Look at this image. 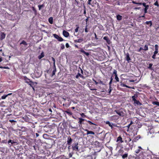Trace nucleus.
I'll list each match as a JSON object with an SVG mask.
<instances>
[{
  "instance_id": "1",
  "label": "nucleus",
  "mask_w": 159,
  "mask_h": 159,
  "mask_svg": "<svg viewBox=\"0 0 159 159\" xmlns=\"http://www.w3.org/2000/svg\"><path fill=\"white\" fill-rule=\"evenodd\" d=\"M138 98V95L137 94H135L132 97V101L134 102V104L135 105H141L142 104L138 100H137L136 99Z\"/></svg>"
},
{
  "instance_id": "2",
  "label": "nucleus",
  "mask_w": 159,
  "mask_h": 159,
  "mask_svg": "<svg viewBox=\"0 0 159 159\" xmlns=\"http://www.w3.org/2000/svg\"><path fill=\"white\" fill-rule=\"evenodd\" d=\"M24 80L25 82L28 84L31 87H32L34 89V85L35 83L36 84V83L30 80V79H28L26 77H24Z\"/></svg>"
},
{
  "instance_id": "3",
  "label": "nucleus",
  "mask_w": 159,
  "mask_h": 159,
  "mask_svg": "<svg viewBox=\"0 0 159 159\" xmlns=\"http://www.w3.org/2000/svg\"><path fill=\"white\" fill-rule=\"evenodd\" d=\"M52 70H46V71L47 72V74L45 75L46 78H47L48 77H52L55 74L57 70H53L52 73H51ZM45 72H46V71H45Z\"/></svg>"
},
{
  "instance_id": "4",
  "label": "nucleus",
  "mask_w": 159,
  "mask_h": 159,
  "mask_svg": "<svg viewBox=\"0 0 159 159\" xmlns=\"http://www.w3.org/2000/svg\"><path fill=\"white\" fill-rule=\"evenodd\" d=\"M115 111L120 116H123L125 115L124 111L123 109L122 108L118 110H115Z\"/></svg>"
},
{
  "instance_id": "5",
  "label": "nucleus",
  "mask_w": 159,
  "mask_h": 159,
  "mask_svg": "<svg viewBox=\"0 0 159 159\" xmlns=\"http://www.w3.org/2000/svg\"><path fill=\"white\" fill-rule=\"evenodd\" d=\"M34 73L36 77L39 78L41 76L42 71L41 70H34Z\"/></svg>"
},
{
  "instance_id": "6",
  "label": "nucleus",
  "mask_w": 159,
  "mask_h": 159,
  "mask_svg": "<svg viewBox=\"0 0 159 159\" xmlns=\"http://www.w3.org/2000/svg\"><path fill=\"white\" fill-rule=\"evenodd\" d=\"M78 143H74L73 145L72 146V148L73 150L74 151H75L76 152L79 151V150L78 149Z\"/></svg>"
},
{
  "instance_id": "7",
  "label": "nucleus",
  "mask_w": 159,
  "mask_h": 159,
  "mask_svg": "<svg viewBox=\"0 0 159 159\" xmlns=\"http://www.w3.org/2000/svg\"><path fill=\"white\" fill-rule=\"evenodd\" d=\"M115 76V80L116 81V82H118L119 81V79L117 76V75L116 70H114L112 76Z\"/></svg>"
},
{
  "instance_id": "8",
  "label": "nucleus",
  "mask_w": 159,
  "mask_h": 159,
  "mask_svg": "<svg viewBox=\"0 0 159 159\" xmlns=\"http://www.w3.org/2000/svg\"><path fill=\"white\" fill-rule=\"evenodd\" d=\"M81 71V73L83 74V72H84L85 74L86 75V76H89L91 75V72H89V71H87V70H80Z\"/></svg>"
},
{
  "instance_id": "9",
  "label": "nucleus",
  "mask_w": 159,
  "mask_h": 159,
  "mask_svg": "<svg viewBox=\"0 0 159 159\" xmlns=\"http://www.w3.org/2000/svg\"><path fill=\"white\" fill-rule=\"evenodd\" d=\"M93 81L94 82L95 84L96 85H97L98 84H104V83L103 81H101L100 80H95L94 79H93Z\"/></svg>"
},
{
  "instance_id": "10",
  "label": "nucleus",
  "mask_w": 159,
  "mask_h": 159,
  "mask_svg": "<svg viewBox=\"0 0 159 159\" xmlns=\"http://www.w3.org/2000/svg\"><path fill=\"white\" fill-rule=\"evenodd\" d=\"M53 36L55 38L57 39L59 41L61 42L63 40L62 38L60 37L58 35L56 34H53Z\"/></svg>"
},
{
  "instance_id": "11",
  "label": "nucleus",
  "mask_w": 159,
  "mask_h": 159,
  "mask_svg": "<svg viewBox=\"0 0 159 159\" xmlns=\"http://www.w3.org/2000/svg\"><path fill=\"white\" fill-rule=\"evenodd\" d=\"M112 80H113V79L112 78V77H111V80L109 82L110 87H109V91L108 92V93H111L112 90V88L111 87V84L112 83Z\"/></svg>"
},
{
  "instance_id": "12",
  "label": "nucleus",
  "mask_w": 159,
  "mask_h": 159,
  "mask_svg": "<svg viewBox=\"0 0 159 159\" xmlns=\"http://www.w3.org/2000/svg\"><path fill=\"white\" fill-rule=\"evenodd\" d=\"M72 141V139L70 136H69L68 138V140L67 141V144L68 145H70Z\"/></svg>"
},
{
  "instance_id": "13",
  "label": "nucleus",
  "mask_w": 159,
  "mask_h": 159,
  "mask_svg": "<svg viewBox=\"0 0 159 159\" xmlns=\"http://www.w3.org/2000/svg\"><path fill=\"white\" fill-rule=\"evenodd\" d=\"M79 121L78 122V123L79 124L81 125H82V124H83V122L84 121H85V120H86L84 119H83L81 118H79Z\"/></svg>"
},
{
  "instance_id": "14",
  "label": "nucleus",
  "mask_w": 159,
  "mask_h": 159,
  "mask_svg": "<svg viewBox=\"0 0 159 159\" xmlns=\"http://www.w3.org/2000/svg\"><path fill=\"white\" fill-rule=\"evenodd\" d=\"M63 35L66 37H68L69 35V33L65 30L63 31Z\"/></svg>"
},
{
  "instance_id": "15",
  "label": "nucleus",
  "mask_w": 159,
  "mask_h": 159,
  "mask_svg": "<svg viewBox=\"0 0 159 159\" xmlns=\"http://www.w3.org/2000/svg\"><path fill=\"white\" fill-rule=\"evenodd\" d=\"M6 36V35L3 33H1L0 34V38L2 40L4 39Z\"/></svg>"
},
{
  "instance_id": "16",
  "label": "nucleus",
  "mask_w": 159,
  "mask_h": 159,
  "mask_svg": "<svg viewBox=\"0 0 159 159\" xmlns=\"http://www.w3.org/2000/svg\"><path fill=\"white\" fill-rule=\"evenodd\" d=\"M116 142H120V143H122L123 142V141L122 140V137L120 136L117 138Z\"/></svg>"
},
{
  "instance_id": "17",
  "label": "nucleus",
  "mask_w": 159,
  "mask_h": 159,
  "mask_svg": "<svg viewBox=\"0 0 159 159\" xmlns=\"http://www.w3.org/2000/svg\"><path fill=\"white\" fill-rule=\"evenodd\" d=\"M103 39L105 40L108 43V44H110V41L109 39L107 37V36H105L103 37Z\"/></svg>"
},
{
  "instance_id": "18",
  "label": "nucleus",
  "mask_w": 159,
  "mask_h": 159,
  "mask_svg": "<svg viewBox=\"0 0 159 159\" xmlns=\"http://www.w3.org/2000/svg\"><path fill=\"white\" fill-rule=\"evenodd\" d=\"M135 80H134L128 79L126 80V82L127 83L133 84L132 83H134Z\"/></svg>"
},
{
  "instance_id": "19",
  "label": "nucleus",
  "mask_w": 159,
  "mask_h": 159,
  "mask_svg": "<svg viewBox=\"0 0 159 159\" xmlns=\"http://www.w3.org/2000/svg\"><path fill=\"white\" fill-rule=\"evenodd\" d=\"M85 131L87 132V135H89V134H95V133L93 131H89L88 129H86Z\"/></svg>"
},
{
  "instance_id": "20",
  "label": "nucleus",
  "mask_w": 159,
  "mask_h": 159,
  "mask_svg": "<svg viewBox=\"0 0 159 159\" xmlns=\"http://www.w3.org/2000/svg\"><path fill=\"white\" fill-rule=\"evenodd\" d=\"M79 51L82 53H83L87 56L89 55V53L88 52H85L83 48H81Z\"/></svg>"
},
{
  "instance_id": "21",
  "label": "nucleus",
  "mask_w": 159,
  "mask_h": 159,
  "mask_svg": "<svg viewBox=\"0 0 159 159\" xmlns=\"http://www.w3.org/2000/svg\"><path fill=\"white\" fill-rule=\"evenodd\" d=\"M143 150L142 148L140 146H139L138 147V149H137L135 151V152L137 154H138L139 153L141 150Z\"/></svg>"
},
{
  "instance_id": "22",
  "label": "nucleus",
  "mask_w": 159,
  "mask_h": 159,
  "mask_svg": "<svg viewBox=\"0 0 159 159\" xmlns=\"http://www.w3.org/2000/svg\"><path fill=\"white\" fill-rule=\"evenodd\" d=\"M158 70H153L151 73V75L153 77H155L156 76V74L157 73L156 71Z\"/></svg>"
},
{
  "instance_id": "23",
  "label": "nucleus",
  "mask_w": 159,
  "mask_h": 159,
  "mask_svg": "<svg viewBox=\"0 0 159 159\" xmlns=\"http://www.w3.org/2000/svg\"><path fill=\"white\" fill-rule=\"evenodd\" d=\"M118 154L122 156L123 153L124 152V151L123 150L120 149L118 151Z\"/></svg>"
},
{
  "instance_id": "24",
  "label": "nucleus",
  "mask_w": 159,
  "mask_h": 159,
  "mask_svg": "<svg viewBox=\"0 0 159 159\" xmlns=\"http://www.w3.org/2000/svg\"><path fill=\"white\" fill-rule=\"evenodd\" d=\"M126 60L128 62H129L130 60V58L129 56V54L128 53H127L126 54Z\"/></svg>"
},
{
  "instance_id": "25",
  "label": "nucleus",
  "mask_w": 159,
  "mask_h": 159,
  "mask_svg": "<svg viewBox=\"0 0 159 159\" xmlns=\"http://www.w3.org/2000/svg\"><path fill=\"white\" fill-rule=\"evenodd\" d=\"M44 56V52H42L41 54L40 55H39V56H38V58L39 59H41L42 58H43V57Z\"/></svg>"
},
{
  "instance_id": "26",
  "label": "nucleus",
  "mask_w": 159,
  "mask_h": 159,
  "mask_svg": "<svg viewBox=\"0 0 159 159\" xmlns=\"http://www.w3.org/2000/svg\"><path fill=\"white\" fill-rule=\"evenodd\" d=\"M83 41V39H78L75 40V42L77 43H81Z\"/></svg>"
},
{
  "instance_id": "27",
  "label": "nucleus",
  "mask_w": 159,
  "mask_h": 159,
  "mask_svg": "<svg viewBox=\"0 0 159 159\" xmlns=\"http://www.w3.org/2000/svg\"><path fill=\"white\" fill-rule=\"evenodd\" d=\"M105 123L106 124L108 125L110 127H111V128H113L112 125L109 121H106Z\"/></svg>"
},
{
  "instance_id": "28",
  "label": "nucleus",
  "mask_w": 159,
  "mask_h": 159,
  "mask_svg": "<svg viewBox=\"0 0 159 159\" xmlns=\"http://www.w3.org/2000/svg\"><path fill=\"white\" fill-rule=\"evenodd\" d=\"M85 121H86L87 122L88 124L90 125H96V124H95L94 123L92 122L91 121H89V120H85Z\"/></svg>"
},
{
  "instance_id": "29",
  "label": "nucleus",
  "mask_w": 159,
  "mask_h": 159,
  "mask_svg": "<svg viewBox=\"0 0 159 159\" xmlns=\"http://www.w3.org/2000/svg\"><path fill=\"white\" fill-rule=\"evenodd\" d=\"M48 21L51 24L53 23V18L52 17H50L48 19Z\"/></svg>"
},
{
  "instance_id": "30",
  "label": "nucleus",
  "mask_w": 159,
  "mask_h": 159,
  "mask_svg": "<svg viewBox=\"0 0 159 159\" xmlns=\"http://www.w3.org/2000/svg\"><path fill=\"white\" fill-rule=\"evenodd\" d=\"M121 156H122V158L123 159H125V158H126L128 157V154L125 153L123 154Z\"/></svg>"
},
{
  "instance_id": "31",
  "label": "nucleus",
  "mask_w": 159,
  "mask_h": 159,
  "mask_svg": "<svg viewBox=\"0 0 159 159\" xmlns=\"http://www.w3.org/2000/svg\"><path fill=\"white\" fill-rule=\"evenodd\" d=\"M152 103L153 105H157L159 107V102L157 101L153 102Z\"/></svg>"
},
{
  "instance_id": "32",
  "label": "nucleus",
  "mask_w": 159,
  "mask_h": 159,
  "mask_svg": "<svg viewBox=\"0 0 159 159\" xmlns=\"http://www.w3.org/2000/svg\"><path fill=\"white\" fill-rule=\"evenodd\" d=\"M116 18L118 20H120L122 19V16L119 15L116 16Z\"/></svg>"
},
{
  "instance_id": "33",
  "label": "nucleus",
  "mask_w": 159,
  "mask_h": 159,
  "mask_svg": "<svg viewBox=\"0 0 159 159\" xmlns=\"http://www.w3.org/2000/svg\"><path fill=\"white\" fill-rule=\"evenodd\" d=\"M149 7V6L148 5H147L146 6V7H145L144 11V13H147V10L148 9Z\"/></svg>"
},
{
  "instance_id": "34",
  "label": "nucleus",
  "mask_w": 159,
  "mask_h": 159,
  "mask_svg": "<svg viewBox=\"0 0 159 159\" xmlns=\"http://www.w3.org/2000/svg\"><path fill=\"white\" fill-rule=\"evenodd\" d=\"M76 28L75 29V32H76V33H77L78 32V30H79V26L78 25H76Z\"/></svg>"
},
{
  "instance_id": "35",
  "label": "nucleus",
  "mask_w": 159,
  "mask_h": 159,
  "mask_svg": "<svg viewBox=\"0 0 159 159\" xmlns=\"http://www.w3.org/2000/svg\"><path fill=\"white\" fill-rule=\"evenodd\" d=\"M7 95H4L2 96L1 97V99H6V98L7 97Z\"/></svg>"
},
{
  "instance_id": "36",
  "label": "nucleus",
  "mask_w": 159,
  "mask_h": 159,
  "mask_svg": "<svg viewBox=\"0 0 159 159\" xmlns=\"http://www.w3.org/2000/svg\"><path fill=\"white\" fill-rule=\"evenodd\" d=\"M80 115L83 118H85L87 117V116L85 115L83 113H82L80 114Z\"/></svg>"
},
{
  "instance_id": "37",
  "label": "nucleus",
  "mask_w": 159,
  "mask_h": 159,
  "mask_svg": "<svg viewBox=\"0 0 159 159\" xmlns=\"http://www.w3.org/2000/svg\"><path fill=\"white\" fill-rule=\"evenodd\" d=\"M143 50L145 51H147L148 50V47L147 45H145L144 47V48Z\"/></svg>"
},
{
  "instance_id": "38",
  "label": "nucleus",
  "mask_w": 159,
  "mask_h": 159,
  "mask_svg": "<svg viewBox=\"0 0 159 159\" xmlns=\"http://www.w3.org/2000/svg\"><path fill=\"white\" fill-rule=\"evenodd\" d=\"M66 112L68 114L70 115H71L72 114V113L71 112L68 111H66Z\"/></svg>"
},
{
  "instance_id": "39",
  "label": "nucleus",
  "mask_w": 159,
  "mask_h": 159,
  "mask_svg": "<svg viewBox=\"0 0 159 159\" xmlns=\"http://www.w3.org/2000/svg\"><path fill=\"white\" fill-rule=\"evenodd\" d=\"M8 143H11L12 144L15 143V142L13 141H12V140L11 139H9L8 140Z\"/></svg>"
},
{
  "instance_id": "40",
  "label": "nucleus",
  "mask_w": 159,
  "mask_h": 159,
  "mask_svg": "<svg viewBox=\"0 0 159 159\" xmlns=\"http://www.w3.org/2000/svg\"><path fill=\"white\" fill-rule=\"evenodd\" d=\"M146 23L147 24H150V26H151L152 25V23L151 21H147L146 22Z\"/></svg>"
},
{
  "instance_id": "41",
  "label": "nucleus",
  "mask_w": 159,
  "mask_h": 159,
  "mask_svg": "<svg viewBox=\"0 0 159 159\" xmlns=\"http://www.w3.org/2000/svg\"><path fill=\"white\" fill-rule=\"evenodd\" d=\"M80 76L81 77H83V76L81 75L80 74V73H78L76 76V78H78Z\"/></svg>"
},
{
  "instance_id": "42",
  "label": "nucleus",
  "mask_w": 159,
  "mask_h": 159,
  "mask_svg": "<svg viewBox=\"0 0 159 159\" xmlns=\"http://www.w3.org/2000/svg\"><path fill=\"white\" fill-rule=\"evenodd\" d=\"M21 44H23L24 45H27L25 41L23 40L20 43Z\"/></svg>"
},
{
  "instance_id": "43",
  "label": "nucleus",
  "mask_w": 159,
  "mask_h": 159,
  "mask_svg": "<svg viewBox=\"0 0 159 159\" xmlns=\"http://www.w3.org/2000/svg\"><path fill=\"white\" fill-rule=\"evenodd\" d=\"M74 83V81L72 80H70L68 82L69 84H73Z\"/></svg>"
},
{
  "instance_id": "44",
  "label": "nucleus",
  "mask_w": 159,
  "mask_h": 159,
  "mask_svg": "<svg viewBox=\"0 0 159 159\" xmlns=\"http://www.w3.org/2000/svg\"><path fill=\"white\" fill-rule=\"evenodd\" d=\"M52 61H53V65L55 66V59L53 57H52Z\"/></svg>"
},
{
  "instance_id": "45",
  "label": "nucleus",
  "mask_w": 159,
  "mask_h": 159,
  "mask_svg": "<svg viewBox=\"0 0 159 159\" xmlns=\"http://www.w3.org/2000/svg\"><path fill=\"white\" fill-rule=\"evenodd\" d=\"M123 86L124 87H126L127 88H132L131 87H130L128 85H126L125 84H124L123 85Z\"/></svg>"
},
{
  "instance_id": "46",
  "label": "nucleus",
  "mask_w": 159,
  "mask_h": 159,
  "mask_svg": "<svg viewBox=\"0 0 159 159\" xmlns=\"http://www.w3.org/2000/svg\"><path fill=\"white\" fill-rule=\"evenodd\" d=\"M154 5L155 6H157V7H158L159 6V4H158V1H156L154 3Z\"/></svg>"
},
{
  "instance_id": "47",
  "label": "nucleus",
  "mask_w": 159,
  "mask_h": 159,
  "mask_svg": "<svg viewBox=\"0 0 159 159\" xmlns=\"http://www.w3.org/2000/svg\"><path fill=\"white\" fill-rule=\"evenodd\" d=\"M132 2L134 4H139V5H142V3L140 2V3H137L136 2L134 1H133Z\"/></svg>"
},
{
  "instance_id": "48",
  "label": "nucleus",
  "mask_w": 159,
  "mask_h": 159,
  "mask_svg": "<svg viewBox=\"0 0 159 159\" xmlns=\"http://www.w3.org/2000/svg\"><path fill=\"white\" fill-rule=\"evenodd\" d=\"M43 5H39L38 6V7H39V10H40L41 9V8L43 7Z\"/></svg>"
},
{
  "instance_id": "49",
  "label": "nucleus",
  "mask_w": 159,
  "mask_h": 159,
  "mask_svg": "<svg viewBox=\"0 0 159 159\" xmlns=\"http://www.w3.org/2000/svg\"><path fill=\"white\" fill-rule=\"evenodd\" d=\"M61 48L62 49H64V48H65L64 45V44H61Z\"/></svg>"
},
{
  "instance_id": "50",
  "label": "nucleus",
  "mask_w": 159,
  "mask_h": 159,
  "mask_svg": "<svg viewBox=\"0 0 159 159\" xmlns=\"http://www.w3.org/2000/svg\"><path fill=\"white\" fill-rule=\"evenodd\" d=\"M9 121L10 122H11V123H12V122H16V121L15 120H9Z\"/></svg>"
},
{
  "instance_id": "51",
  "label": "nucleus",
  "mask_w": 159,
  "mask_h": 159,
  "mask_svg": "<svg viewBox=\"0 0 159 159\" xmlns=\"http://www.w3.org/2000/svg\"><path fill=\"white\" fill-rule=\"evenodd\" d=\"M66 46L67 48H68L69 47V45L68 43H66Z\"/></svg>"
},
{
  "instance_id": "52",
  "label": "nucleus",
  "mask_w": 159,
  "mask_h": 159,
  "mask_svg": "<svg viewBox=\"0 0 159 159\" xmlns=\"http://www.w3.org/2000/svg\"><path fill=\"white\" fill-rule=\"evenodd\" d=\"M92 0H88V4L89 5H91V2Z\"/></svg>"
},
{
  "instance_id": "53",
  "label": "nucleus",
  "mask_w": 159,
  "mask_h": 159,
  "mask_svg": "<svg viewBox=\"0 0 159 159\" xmlns=\"http://www.w3.org/2000/svg\"><path fill=\"white\" fill-rule=\"evenodd\" d=\"M158 52V51H155L154 52V54L155 55H156Z\"/></svg>"
},
{
  "instance_id": "54",
  "label": "nucleus",
  "mask_w": 159,
  "mask_h": 159,
  "mask_svg": "<svg viewBox=\"0 0 159 159\" xmlns=\"http://www.w3.org/2000/svg\"><path fill=\"white\" fill-rule=\"evenodd\" d=\"M7 140H3L2 141V143H7Z\"/></svg>"
},
{
  "instance_id": "55",
  "label": "nucleus",
  "mask_w": 159,
  "mask_h": 159,
  "mask_svg": "<svg viewBox=\"0 0 159 159\" xmlns=\"http://www.w3.org/2000/svg\"><path fill=\"white\" fill-rule=\"evenodd\" d=\"M142 4L145 7H146V3H142Z\"/></svg>"
},
{
  "instance_id": "56",
  "label": "nucleus",
  "mask_w": 159,
  "mask_h": 159,
  "mask_svg": "<svg viewBox=\"0 0 159 159\" xmlns=\"http://www.w3.org/2000/svg\"><path fill=\"white\" fill-rule=\"evenodd\" d=\"M156 55L153 54V55L152 56V58L153 59H155L156 58Z\"/></svg>"
},
{
  "instance_id": "57",
  "label": "nucleus",
  "mask_w": 159,
  "mask_h": 159,
  "mask_svg": "<svg viewBox=\"0 0 159 159\" xmlns=\"http://www.w3.org/2000/svg\"><path fill=\"white\" fill-rule=\"evenodd\" d=\"M72 154L71 153H70L69 155V157H72Z\"/></svg>"
},
{
  "instance_id": "58",
  "label": "nucleus",
  "mask_w": 159,
  "mask_h": 159,
  "mask_svg": "<svg viewBox=\"0 0 159 159\" xmlns=\"http://www.w3.org/2000/svg\"><path fill=\"white\" fill-rule=\"evenodd\" d=\"M23 73H28V71H27V70H22Z\"/></svg>"
},
{
  "instance_id": "59",
  "label": "nucleus",
  "mask_w": 159,
  "mask_h": 159,
  "mask_svg": "<svg viewBox=\"0 0 159 159\" xmlns=\"http://www.w3.org/2000/svg\"><path fill=\"white\" fill-rule=\"evenodd\" d=\"M142 50H143V49L142 47H141L138 50V51L140 52Z\"/></svg>"
},
{
  "instance_id": "60",
  "label": "nucleus",
  "mask_w": 159,
  "mask_h": 159,
  "mask_svg": "<svg viewBox=\"0 0 159 159\" xmlns=\"http://www.w3.org/2000/svg\"><path fill=\"white\" fill-rule=\"evenodd\" d=\"M85 31L86 32H88V30H87V26H86V27L85 28Z\"/></svg>"
},
{
  "instance_id": "61",
  "label": "nucleus",
  "mask_w": 159,
  "mask_h": 159,
  "mask_svg": "<svg viewBox=\"0 0 159 159\" xmlns=\"http://www.w3.org/2000/svg\"><path fill=\"white\" fill-rule=\"evenodd\" d=\"M27 118V116H25L24 117H23V119L24 120H25V119H26V118Z\"/></svg>"
},
{
  "instance_id": "62",
  "label": "nucleus",
  "mask_w": 159,
  "mask_h": 159,
  "mask_svg": "<svg viewBox=\"0 0 159 159\" xmlns=\"http://www.w3.org/2000/svg\"><path fill=\"white\" fill-rule=\"evenodd\" d=\"M94 35H95V39H98V38H97V35L96 34V33H95L94 34Z\"/></svg>"
},
{
  "instance_id": "63",
  "label": "nucleus",
  "mask_w": 159,
  "mask_h": 159,
  "mask_svg": "<svg viewBox=\"0 0 159 159\" xmlns=\"http://www.w3.org/2000/svg\"><path fill=\"white\" fill-rule=\"evenodd\" d=\"M12 93H9L8 94H7V96H9V95H12Z\"/></svg>"
},
{
  "instance_id": "64",
  "label": "nucleus",
  "mask_w": 159,
  "mask_h": 159,
  "mask_svg": "<svg viewBox=\"0 0 159 159\" xmlns=\"http://www.w3.org/2000/svg\"><path fill=\"white\" fill-rule=\"evenodd\" d=\"M133 124V122L132 121H131L129 125H131L132 124Z\"/></svg>"
}]
</instances>
